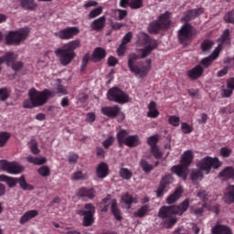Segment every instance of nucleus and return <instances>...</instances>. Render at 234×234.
Wrapping results in <instances>:
<instances>
[{"label": "nucleus", "instance_id": "nucleus-1", "mask_svg": "<svg viewBox=\"0 0 234 234\" xmlns=\"http://www.w3.org/2000/svg\"><path fill=\"white\" fill-rule=\"evenodd\" d=\"M143 43L146 45L144 48L137 50V53H131L128 56V69L132 74L135 76H140V78H145L151 70V58L145 60L146 65L144 66V61H138V59H144L147 58L153 50L158 48V41L156 39L151 38L149 35H143Z\"/></svg>", "mask_w": 234, "mask_h": 234}, {"label": "nucleus", "instance_id": "nucleus-2", "mask_svg": "<svg viewBox=\"0 0 234 234\" xmlns=\"http://www.w3.org/2000/svg\"><path fill=\"white\" fill-rule=\"evenodd\" d=\"M189 209V198L185 199L179 206H163L158 211L159 218L163 219V224L166 229H171L178 219L173 215L182 217Z\"/></svg>", "mask_w": 234, "mask_h": 234}, {"label": "nucleus", "instance_id": "nucleus-3", "mask_svg": "<svg viewBox=\"0 0 234 234\" xmlns=\"http://www.w3.org/2000/svg\"><path fill=\"white\" fill-rule=\"evenodd\" d=\"M80 47H81V41L80 39L71 40L55 49L54 54L58 58V61L63 67H67V65H70L72 60L76 58V50Z\"/></svg>", "mask_w": 234, "mask_h": 234}, {"label": "nucleus", "instance_id": "nucleus-4", "mask_svg": "<svg viewBox=\"0 0 234 234\" xmlns=\"http://www.w3.org/2000/svg\"><path fill=\"white\" fill-rule=\"evenodd\" d=\"M54 96V92L48 89H45L42 91L37 90L36 88H32L28 91L29 100H25L23 102L24 109H34V107H42L45 105L50 98Z\"/></svg>", "mask_w": 234, "mask_h": 234}, {"label": "nucleus", "instance_id": "nucleus-5", "mask_svg": "<svg viewBox=\"0 0 234 234\" xmlns=\"http://www.w3.org/2000/svg\"><path fill=\"white\" fill-rule=\"evenodd\" d=\"M17 54L14 51H7L4 56L0 57V74L3 72V63H5L6 67H11L15 72H19L23 69V61H16Z\"/></svg>", "mask_w": 234, "mask_h": 234}, {"label": "nucleus", "instance_id": "nucleus-6", "mask_svg": "<svg viewBox=\"0 0 234 234\" xmlns=\"http://www.w3.org/2000/svg\"><path fill=\"white\" fill-rule=\"evenodd\" d=\"M0 182H6L8 187H16L17 184H19L21 189L23 191H34V186L27 183V179H25V176H21L20 177H11L8 176L1 175Z\"/></svg>", "mask_w": 234, "mask_h": 234}, {"label": "nucleus", "instance_id": "nucleus-7", "mask_svg": "<svg viewBox=\"0 0 234 234\" xmlns=\"http://www.w3.org/2000/svg\"><path fill=\"white\" fill-rule=\"evenodd\" d=\"M30 34V30L27 27H22L16 31H10L5 36V44L6 45H21L22 41H25L28 35Z\"/></svg>", "mask_w": 234, "mask_h": 234}, {"label": "nucleus", "instance_id": "nucleus-8", "mask_svg": "<svg viewBox=\"0 0 234 234\" xmlns=\"http://www.w3.org/2000/svg\"><path fill=\"white\" fill-rule=\"evenodd\" d=\"M221 165L222 164L220 163L218 158H213L209 156L204 157L197 164V167L200 171H204L206 175H209V173H211V168L218 169V167H220Z\"/></svg>", "mask_w": 234, "mask_h": 234}, {"label": "nucleus", "instance_id": "nucleus-9", "mask_svg": "<svg viewBox=\"0 0 234 234\" xmlns=\"http://www.w3.org/2000/svg\"><path fill=\"white\" fill-rule=\"evenodd\" d=\"M84 209L85 210H80L78 212V215L84 217L82 220V225L84 226V228H89L94 224V215L96 213V207H94L92 203H87L84 205Z\"/></svg>", "mask_w": 234, "mask_h": 234}, {"label": "nucleus", "instance_id": "nucleus-10", "mask_svg": "<svg viewBox=\"0 0 234 234\" xmlns=\"http://www.w3.org/2000/svg\"><path fill=\"white\" fill-rule=\"evenodd\" d=\"M107 98L109 101H115V103H121V105L129 103L130 100L129 95L118 87L110 89L107 92Z\"/></svg>", "mask_w": 234, "mask_h": 234}, {"label": "nucleus", "instance_id": "nucleus-11", "mask_svg": "<svg viewBox=\"0 0 234 234\" xmlns=\"http://www.w3.org/2000/svg\"><path fill=\"white\" fill-rule=\"evenodd\" d=\"M195 27H193L191 24L185 23L178 31L179 43L184 45L185 43H187V41H191L195 36Z\"/></svg>", "mask_w": 234, "mask_h": 234}, {"label": "nucleus", "instance_id": "nucleus-12", "mask_svg": "<svg viewBox=\"0 0 234 234\" xmlns=\"http://www.w3.org/2000/svg\"><path fill=\"white\" fill-rule=\"evenodd\" d=\"M0 170L6 171L9 175H19L25 171V167L17 163H10L6 160H0Z\"/></svg>", "mask_w": 234, "mask_h": 234}, {"label": "nucleus", "instance_id": "nucleus-13", "mask_svg": "<svg viewBox=\"0 0 234 234\" xmlns=\"http://www.w3.org/2000/svg\"><path fill=\"white\" fill-rule=\"evenodd\" d=\"M80 34V28L77 27H69L55 33L56 37L63 40L72 39L75 36Z\"/></svg>", "mask_w": 234, "mask_h": 234}, {"label": "nucleus", "instance_id": "nucleus-14", "mask_svg": "<svg viewBox=\"0 0 234 234\" xmlns=\"http://www.w3.org/2000/svg\"><path fill=\"white\" fill-rule=\"evenodd\" d=\"M173 184V176L168 174L162 177L159 186L156 190L157 198H162L164 197V193L167 192V186Z\"/></svg>", "mask_w": 234, "mask_h": 234}, {"label": "nucleus", "instance_id": "nucleus-15", "mask_svg": "<svg viewBox=\"0 0 234 234\" xmlns=\"http://www.w3.org/2000/svg\"><path fill=\"white\" fill-rule=\"evenodd\" d=\"M220 50L221 48L219 47L216 48L212 52V54L209 55L208 57L202 58L200 60V64L198 65L203 67V69H209V67L213 65V62L215 61V59H217L218 56H220Z\"/></svg>", "mask_w": 234, "mask_h": 234}, {"label": "nucleus", "instance_id": "nucleus-16", "mask_svg": "<svg viewBox=\"0 0 234 234\" xmlns=\"http://www.w3.org/2000/svg\"><path fill=\"white\" fill-rule=\"evenodd\" d=\"M202 14H204V7L190 9L184 13L182 20L186 23H189V21H193V19H195L196 17L202 16Z\"/></svg>", "mask_w": 234, "mask_h": 234}, {"label": "nucleus", "instance_id": "nucleus-17", "mask_svg": "<svg viewBox=\"0 0 234 234\" xmlns=\"http://www.w3.org/2000/svg\"><path fill=\"white\" fill-rule=\"evenodd\" d=\"M122 112V108L118 105L105 106L101 108V113L108 118H116Z\"/></svg>", "mask_w": 234, "mask_h": 234}, {"label": "nucleus", "instance_id": "nucleus-18", "mask_svg": "<svg viewBox=\"0 0 234 234\" xmlns=\"http://www.w3.org/2000/svg\"><path fill=\"white\" fill-rule=\"evenodd\" d=\"M204 74V67L201 65H196L192 69L186 71V76L189 80H198V78H202Z\"/></svg>", "mask_w": 234, "mask_h": 234}, {"label": "nucleus", "instance_id": "nucleus-19", "mask_svg": "<svg viewBox=\"0 0 234 234\" xmlns=\"http://www.w3.org/2000/svg\"><path fill=\"white\" fill-rule=\"evenodd\" d=\"M77 197H79V198H89V200H92V198L96 197V190L94 188L82 186L79 188Z\"/></svg>", "mask_w": 234, "mask_h": 234}, {"label": "nucleus", "instance_id": "nucleus-20", "mask_svg": "<svg viewBox=\"0 0 234 234\" xmlns=\"http://www.w3.org/2000/svg\"><path fill=\"white\" fill-rule=\"evenodd\" d=\"M106 21H107V17H105V16H102L93 20L90 27L91 30H94L95 32H101V30L105 28Z\"/></svg>", "mask_w": 234, "mask_h": 234}, {"label": "nucleus", "instance_id": "nucleus-21", "mask_svg": "<svg viewBox=\"0 0 234 234\" xmlns=\"http://www.w3.org/2000/svg\"><path fill=\"white\" fill-rule=\"evenodd\" d=\"M165 30H167L171 27V13L166 11L158 16L157 20Z\"/></svg>", "mask_w": 234, "mask_h": 234}, {"label": "nucleus", "instance_id": "nucleus-22", "mask_svg": "<svg viewBox=\"0 0 234 234\" xmlns=\"http://www.w3.org/2000/svg\"><path fill=\"white\" fill-rule=\"evenodd\" d=\"M109 175V165L105 162H101L97 165L96 176L98 178H106Z\"/></svg>", "mask_w": 234, "mask_h": 234}, {"label": "nucleus", "instance_id": "nucleus-23", "mask_svg": "<svg viewBox=\"0 0 234 234\" xmlns=\"http://www.w3.org/2000/svg\"><path fill=\"white\" fill-rule=\"evenodd\" d=\"M92 62L98 63V61H101V59H105L107 57V51H105L102 48H96L92 53Z\"/></svg>", "mask_w": 234, "mask_h": 234}, {"label": "nucleus", "instance_id": "nucleus-24", "mask_svg": "<svg viewBox=\"0 0 234 234\" xmlns=\"http://www.w3.org/2000/svg\"><path fill=\"white\" fill-rule=\"evenodd\" d=\"M182 193H184V188L182 186H178L176 188L173 194H171L166 198V204H175L179 198L182 197Z\"/></svg>", "mask_w": 234, "mask_h": 234}, {"label": "nucleus", "instance_id": "nucleus-25", "mask_svg": "<svg viewBox=\"0 0 234 234\" xmlns=\"http://www.w3.org/2000/svg\"><path fill=\"white\" fill-rule=\"evenodd\" d=\"M150 212L151 205H143L135 212H133V216L136 218H144V217H147Z\"/></svg>", "mask_w": 234, "mask_h": 234}, {"label": "nucleus", "instance_id": "nucleus-26", "mask_svg": "<svg viewBox=\"0 0 234 234\" xmlns=\"http://www.w3.org/2000/svg\"><path fill=\"white\" fill-rule=\"evenodd\" d=\"M234 90V78L227 80V89L222 90V98H230Z\"/></svg>", "mask_w": 234, "mask_h": 234}, {"label": "nucleus", "instance_id": "nucleus-27", "mask_svg": "<svg viewBox=\"0 0 234 234\" xmlns=\"http://www.w3.org/2000/svg\"><path fill=\"white\" fill-rule=\"evenodd\" d=\"M39 215V211L37 210H27L26 211L20 218V224H27L32 218H36Z\"/></svg>", "mask_w": 234, "mask_h": 234}, {"label": "nucleus", "instance_id": "nucleus-28", "mask_svg": "<svg viewBox=\"0 0 234 234\" xmlns=\"http://www.w3.org/2000/svg\"><path fill=\"white\" fill-rule=\"evenodd\" d=\"M193 151L188 150L186 151L183 155H182V159H181V164L184 167L188 168L189 165H191V164L193 163Z\"/></svg>", "mask_w": 234, "mask_h": 234}, {"label": "nucleus", "instance_id": "nucleus-29", "mask_svg": "<svg viewBox=\"0 0 234 234\" xmlns=\"http://www.w3.org/2000/svg\"><path fill=\"white\" fill-rule=\"evenodd\" d=\"M212 234H233V232L226 225H216L212 228Z\"/></svg>", "mask_w": 234, "mask_h": 234}, {"label": "nucleus", "instance_id": "nucleus-30", "mask_svg": "<svg viewBox=\"0 0 234 234\" xmlns=\"http://www.w3.org/2000/svg\"><path fill=\"white\" fill-rule=\"evenodd\" d=\"M220 178H224V180H231L234 178V167L227 166L219 173Z\"/></svg>", "mask_w": 234, "mask_h": 234}, {"label": "nucleus", "instance_id": "nucleus-31", "mask_svg": "<svg viewBox=\"0 0 234 234\" xmlns=\"http://www.w3.org/2000/svg\"><path fill=\"white\" fill-rule=\"evenodd\" d=\"M186 166L184 165H174L171 168L172 173L179 176V178H183V180H186L187 178V176L186 175Z\"/></svg>", "mask_w": 234, "mask_h": 234}, {"label": "nucleus", "instance_id": "nucleus-32", "mask_svg": "<svg viewBox=\"0 0 234 234\" xmlns=\"http://www.w3.org/2000/svg\"><path fill=\"white\" fill-rule=\"evenodd\" d=\"M111 211L116 220L120 221L123 218L122 217V211L118 207V202H116V199H113L112 202Z\"/></svg>", "mask_w": 234, "mask_h": 234}, {"label": "nucleus", "instance_id": "nucleus-33", "mask_svg": "<svg viewBox=\"0 0 234 234\" xmlns=\"http://www.w3.org/2000/svg\"><path fill=\"white\" fill-rule=\"evenodd\" d=\"M128 137H129V132H127V130H120L117 133L116 138H117L119 147H123V145L125 144V140H127Z\"/></svg>", "mask_w": 234, "mask_h": 234}, {"label": "nucleus", "instance_id": "nucleus-34", "mask_svg": "<svg viewBox=\"0 0 234 234\" xmlns=\"http://www.w3.org/2000/svg\"><path fill=\"white\" fill-rule=\"evenodd\" d=\"M122 200L124 204H126V206H128V209H131V206H133V204H138V198L133 197V195L129 193H125L122 197Z\"/></svg>", "mask_w": 234, "mask_h": 234}, {"label": "nucleus", "instance_id": "nucleus-35", "mask_svg": "<svg viewBox=\"0 0 234 234\" xmlns=\"http://www.w3.org/2000/svg\"><path fill=\"white\" fill-rule=\"evenodd\" d=\"M215 45V42L211 39H205L200 45L201 51L203 54H208V52H211L213 46Z\"/></svg>", "mask_w": 234, "mask_h": 234}, {"label": "nucleus", "instance_id": "nucleus-36", "mask_svg": "<svg viewBox=\"0 0 234 234\" xmlns=\"http://www.w3.org/2000/svg\"><path fill=\"white\" fill-rule=\"evenodd\" d=\"M140 144V138L138 135H129L125 139L124 145H127V147H138V144Z\"/></svg>", "mask_w": 234, "mask_h": 234}, {"label": "nucleus", "instance_id": "nucleus-37", "mask_svg": "<svg viewBox=\"0 0 234 234\" xmlns=\"http://www.w3.org/2000/svg\"><path fill=\"white\" fill-rule=\"evenodd\" d=\"M21 7L25 10H36L37 4L34 0H20Z\"/></svg>", "mask_w": 234, "mask_h": 234}, {"label": "nucleus", "instance_id": "nucleus-38", "mask_svg": "<svg viewBox=\"0 0 234 234\" xmlns=\"http://www.w3.org/2000/svg\"><path fill=\"white\" fill-rule=\"evenodd\" d=\"M160 30H165L164 27L161 26V24L158 22V20H155L152 23H150L148 27V32L150 34H158Z\"/></svg>", "mask_w": 234, "mask_h": 234}, {"label": "nucleus", "instance_id": "nucleus-39", "mask_svg": "<svg viewBox=\"0 0 234 234\" xmlns=\"http://www.w3.org/2000/svg\"><path fill=\"white\" fill-rule=\"evenodd\" d=\"M27 160L29 162V164H34L35 165H43L44 164H47V158L45 157L39 158L28 155Z\"/></svg>", "mask_w": 234, "mask_h": 234}, {"label": "nucleus", "instance_id": "nucleus-40", "mask_svg": "<svg viewBox=\"0 0 234 234\" xmlns=\"http://www.w3.org/2000/svg\"><path fill=\"white\" fill-rule=\"evenodd\" d=\"M225 199L227 204H234V185L229 186Z\"/></svg>", "mask_w": 234, "mask_h": 234}, {"label": "nucleus", "instance_id": "nucleus-41", "mask_svg": "<svg viewBox=\"0 0 234 234\" xmlns=\"http://www.w3.org/2000/svg\"><path fill=\"white\" fill-rule=\"evenodd\" d=\"M139 164L140 167L143 169L144 173H151L153 169H154V166L149 164V162H147V160H145L144 158H142Z\"/></svg>", "mask_w": 234, "mask_h": 234}, {"label": "nucleus", "instance_id": "nucleus-42", "mask_svg": "<svg viewBox=\"0 0 234 234\" xmlns=\"http://www.w3.org/2000/svg\"><path fill=\"white\" fill-rule=\"evenodd\" d=\"M190 178L193 182H197V180H202L204 178V173L200 168L192 170L190 174Z\"/></svg>", "mask_w": 234, "mask_h": 234}, {"label": "nucleus", "instance_id": "nucleus-43", "mask_svg": "<svg viewBox=\"0 0 234 234\" xmlns=\"http://www.w3.org/2000/svg\"><path fill=\"white\" fill-rule=\"evenodd\" d=\"M103 14V7L102 6H98L94 9H92L89 14H88V19H96L99 16H101Z\"/></svg>", "mask_w": 234, "mask_h": 234}, {"label": "nucleus", "instance_id": "nucleus-44", "mask_svg": "<svg viewBox=\"0 0 234 234\" xmlns=\"http://www.w3.org/2000/svg\"><path fill=\"white\" fill-rule=\"evenodd\" d=\"M89 61H92V55L90 57V53H86L81 61L80 70L81 72H85L87 70V65H89Z\"/></svg>", "mask_w": 234, "mask_h": 234}, {"label": "nucleus", "instance_id": "nucleus-45", "mask_svg": "<svg viewBox=\"0 0 234 234\" xmlns=\"http://www.w3.org/2000/svg\"><path fill=\"white\" fill-rule=\"evenodd\" d=\"M10 133L8 132H0V147H5L8 141L10 140Z\"/></svg>", "mask_w": 234, "mask_h": 234}, {"label": "nucleus", "instance_id": "nucleus-46", "mask_svg": "<svg viewBox=\"0 0 234 234\" xmlns=\"http://www.w3.org/2000/svg\"><path fill=\"white\" fill-rule=\"evenodd\" d=\"M119 175L121 178H123L124 180H131V178H133V172H131L129 168H121Z\"/></svg>", "mask_w": 234, "mask_h": 234}, {"label": "nucleus", "instance_id": "nucleus-47", "mask_svg": "<svg viewBox=\"0 0 234 234\" xmlns=\"http://www.w3.org/2000/svg\"><path fill=\"white\" fill-rule=\"evenodd\" d=\"M144 7V0H130V8L132 10H140Z\"/></svg>", "mask_w": 234, "mask_h": 234}, {"label": "nucleus", "instance_id": "nucleus-48", "mask_svg": "<svg viewBox=\"0 0 234 234\" xmlns=\"http://www.w3.org/2000/svg\"><path fill=\"white\" fill-rule=\"evenodd\" d=\"M89 176H87V174H83L81 171H76L71 176V180H87Z\"/></svg>", "mask_w": 234, "mask_h": 234}, {"label": "nucleus", "instance_id": "nucleus-49", "mask_svg": "<svg viewBox=\"0 0 234 234\" xmlns=\"http://www.w3.org/2000/svg\"><path fill=\"white\" fill-rule=\"evenodd\" d=\"M168 123L172 127H178L180 125V117L176 115H171L168 117Z\"/></svg>", "mask_w": 234, "mask_h": 234}, {"label": "nucleus", "instance_id": "nucleus-50", "mask_svg": "<svg viewBox=\"0 0 234 234\" xmlns=\"http://www.w3.org/2000/svg\"><path fill=\"white\" fill-rule=\"evenodd\" d=\"M37 173L40 176H50V168L47 165H43L37 169Z\"/></svg>", "mask_w": 234, "mask_h": 234}, {"label": "nucleus", "instance_id": "nucleus-51", "mask_svg": "<svg viewBox=\"0 0 234 234\" xmlns=\"http://www.w3.org/2000/svg\"><path fill=\"white\" fill-rule=\"evenodd\" d=\"M10 98V93L8 92L7 88L0 89V101H6V100Z\"/></svg>", "mask_w": 234, "mask_h": 234}, {"label": "nucleus", "instance_id": "nucleus-52", "mask_svg": "<svg viewBox=\"0 0 234 234\" xmlns=\"http://www.w3.org/2000/svg\"><path fill=\"white\" fill-rule=\"evenodd\" d=\"M151 153L154 154L155 160H160V158L163 156V154L160 152V148H158V146H152Z\"/></svg>", "mask_w": 234, "mask_h": 234}, {"label": "nucleus", "instance_id": "nucleus-53", "mask_svg": "<svg viewBox=\"0 0 234 234\" xmlns=\"http://www.w3.org/2000/svg\"><path fill=\"white\" fill-rule=\"evenodd\" d=\"M181 131L184 133V134H191V133H193V127L187 122H182Z\"/></svg>", "mask_w": 234, "mask_h": 234}, {"label": "nucleus", "instance_id": "nucleus-54", "mask_svg": "<svg viewBox=\"0 0 234 234\" xmlns=\"http://www.w3.org/2000/svg\"><path fill=\"white\" fill-rule=\"evenodd\" d=\"M114 136H110L106 140L102 142V147L104 149H109V147H112V145L114 144Z\"/></svg>", "mask_w": 234, "mask_h": 234}, {"label": "nucleus", "instance_id": "nucleus-55", "mask_svg": "<svg viewBox=\"0 0 234 234\" xmlns=\"http://www.w3.org/2000/svg\"><path fill=\"white\" fill-rule=\"evenodd\" d=\"M231 149L230 148H228V147H222L220 150H219V154H221V156L223 158H229V156H231Z\"/></svg>", "mask_w": 234, "mask_h": 234}, {"label": "nucleus", "instance_id": "nucleus-56", "mask_svg": "<svg viewBox=\"0 0 234 234\" xmlns=\"http://www.w3.org/2000/svg\"><path fill=\"white\" fill-rule=\"evenodd\" d=\"M147 144L150 147H156V144H158V135L150 136L147 140Z\"/></svg>", "mask_w": 234, "mask_h": 234}, {"label": "nucleus", "instance_id": "nucleus-57", "mask_svg": "<svg viewBox=\"0 0 234 234\" xmlns=\"http://www.w3.org/2000/svg\"><path fill=\"white\" fill-rule=\"evenodd\" d=\"M224 21L234 25V11H229L227 15H225Z\"/></svg>", "mask_w": 234, "mask_h": 234}, {"label": "nucleus", "instance_id": "nucleus-58", "mask_svg": "<svg viewBox=\"0 0 234 234\" xmlns=\"http://www.w3.org/2000/svg\"><path fill=\"white\" fill-rule=\"evenodd\" d=\"M96 156L97 158H105V149H103L101 146H97Z\"/></svg>", "mask_w": 234, "mask_h": 234}, {"label": "nucleus", "instance_id": "nucleus-59", "mask_svg": "<svg viewBox=\"0 0 234 234\" xmlns=\"http://www.w3.org/2000/svg\"><path fill=\"white\" fill-rule=\"evenodd\" d=\"M132 39H133V33L128 32L126 35H124L121 44L127 45L128 43H131Z\"/></svg>", "mask_w": 234, "mask_h": 234}, {"label": "nucleus", "instance_id": "nucleus-60", "mask_svg": "<svg viewBox=\"0 0 234 234\" xmlns=\"http://www.w3.org/2000/svg\"><path fill=\"white\" fill-rule=\"evenodd\" d=\"M188 94L189 96H192V98H197V100H200L201 98L200 92L198 91V90L189 89Z\"/></svg>", "mask_w": 234, "mask_h": 234}, {"label": "nucleus", "instance_id": "nucleus-61", "mask_svg": "<svg viewBox=\"0 0 234 234\" xmlns=\"http://www.w3.org/2000/svg\"><path fill=\"white\" fill-rule=\"evenodd\" d=\"M29 147L33 154H39V148H37V143L36 142L31 143Z\"/></svg>", "mask_w": 234, "mask_h": 234}, {"label": "nucleus", "instance_id": "nucleus-62", "mask_svg": "<svg viewBox=\"0 0 234 234\" xmlns=\"http://www.w3.org/2000/svg\"><path fill=\"white\" fill-rule=\"evenodd\" d=\"M92 6H98V2L94 0H90L84 4L83 8L87 10L89 8H91Z\"/></svg>", "mask_w": 234, "mask_h": 234}, {"label": "nucleus", "instance_id": "nucleus-63", "mask_svg": "<svg viewBox=\"0 0 234 234\" xmlns=\"http://www.w3.org/2000/svg\"><path fill=\"white\" fill-rule=\"evenodd\" d=\"M108 65L109 67H116V65H118V58L114 57H110L108 58Z\"/></svg>", "mask_w": 234, "mask_h": 234}, {"label": "nucleus", "instance_id": "nucleus-64", "mask_svg": "<svg viewBox=\"0 0 234 234\" xmlns=\"http://www.w3.org/2000/svg\"><path fill=\"white\" fill-rule=\"evenodd\" d=\"M221 41L224 43L226 41H229V29H225L222 36Z\"/></svg>", "mask_w": 234, "mask_h": 234}]
</instances>
